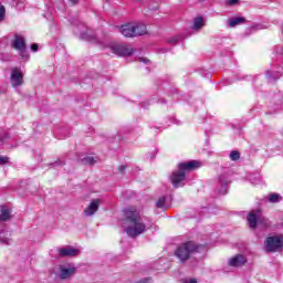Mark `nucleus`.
<instances>
[{"instance_id":"14","label":"nucleus","mask_w":283,"mask_h":283,"mask_svg":"<svg viewBox=\"0 0 283 283\" xmlns=\"http://www.w3.org/2000/svg\"><path fill=\"white\" fill-rule=\"evenodd\" d=\"M247 263V258L242 254H238L230 259L229 265L230 266H244Z\"/></svg>"},{"instance_id":"24","label":"nucleus","mask_w":283,"mask_h":283,"mask_svg":"<svg viewBox=\"0 0 283 283\" xmlns=\"http://www.w3.org/2000/svg\"><path fill=\"white\" fill-rule=\"evenodd\" d=\"M3 19H6V7L0 4V21H3Z\"/></svg>"},{"instance_id":"10","label":"nucleus","mask_w":283,"mask_h":283,"mask_svg":"<svg viewBox=\"0 0 283 283\" xmlns=\"http://www.w3.org/2000/svg\"><path fill=\"white\" fill-rule=\"evenodd\" d=\"M101 207V199L91 200L90 205L84 209V216L92 217Z\"/></svg>"},{"instance_id":"8","label":"nucleus","mask_w":283,"mask_h":283,"mask_svg":"<svg viewBox=\"0 0 283 283\" xmlns=\"http://www.w3.org/2000/svg\"><path fill=\"white\" fill-rule=\"evenodd\" d=\"M76 273V268L74 265H61L57 277L60 280H70Z\"/></svg>"},{"instance_id":"27","label":"nucleus","mask_w":283,"mask_h":283,"mask_svg":"<svg viewBox=\"0 0 283 283\" xmlns=\"http://www.w3.org/2000/svg\"><path fill=\"white\" fill-rule=\"evenodd\" d=\"M32 52H38L39 51V44L34 43L31 45Z\"/></svg>"},{"instance_id":"23","label":"nucleus","mask_w":283,"mask_h":283,"mask_svg":"<svg viewBox=\"0 0 283 283\" xmlns=\"http://www.w3.org/2000/svg\"><path fill=\"white\" fill-rule=\"evenodd\" d=\"M230 159L233 160V161L240 160V151L233 150V151L230 154Z\"/></svg>"},{"instance_id":"18","label":"nucleus","mask_w":283,"mask_h":283,"mask_svg":"<svg viewBox=\"0 0 283 283\" xmlns=\"http://www.w3.org/2000/svg\"><path fill=\"white\" fill-rule=\"evenodd\" d=\"M11 216H10V210L2 208L1 209V214H0V220L6 222V220H10Z\"/></svg>"},{"instance_id":"29","label":"nucleus","mask_w":283,"mask_h":283,"mask_svg":"<svg viewBox=\"0 0 283 283\" xmlns=\"http://www.w3.org/2000/svg\"><path fill=\"white\" fill-rule=\"evenodd\" d=\"M184 283H198L196 279L186 280Z\"/></svg>"},{"instance_id":"17","label":"nucleus","mask_w":283,"mask_h":283,"mask_svg":"<svg viewBox=\"0 0 283 283\" xmlns=\"http://www.w3.org/2000/svg\"><path fill=\"white\" fill-rule=\"evenodd\" d=\"M269 202H272L273 205H275L276 202H280V200H282V196H280L279 193H270L268 196Z\"/></svg>"},{"instance_id":"31","label":"nucleus","mask_w":283,"mask_h":283,"mask_svg":"<svg viewBox=\"0 0 283 283\" xmlns=\"http://www.w3.org/2000/svg\"><path fill=\"white\" fill-rule=\"evenodd\" d=\"M71 2L72 6H76V3H78V0H69Z\"/></svg>"},{"instance_id":"11","label":"nucleus","mask_w":283,"mask_h":283,"mask_svg":"<svg viewBox=\"0 0 283 283\" xmlns=\"http://www.w3.org/2000/svg\"><path fill=\"white\" fill-rule=\"evenodd\" d=\"M179 171H193L196 169H199V167H201V164L200 161L198 160H191V161H188V163H182V164H179Z\"/></svg>"},{"instance_id":"9","label":"nucleus","mask_w":283,"mask_h":283,"mask_svg":"<svg viewBox=\"0 0 283 283\" xmlns=\"http://www.w3.org/2000/svg\"><path fill=\"white\" fill-rule=\"evenodd\" d=\"M119 32L120 34H123V36H126L127 39H132L136 36V24L134 23L124 24L119 28Z\"/></svg>"},{"instance_id":"26","label":"nucleus","mask_w":283,"mask_h":283,"mask_svg":"<svg viewBox=\"0 0 283 283\" xmlns=\"http://www.w3.org/2000/svg\"><path fill=\"white\" fill-rule=\"evenodd\" d=\"M239 0H228V6H238Z\"/></svg>"},{"instance_id":"13","label":"nucleus","mask_w":283,"mask_h":283,"mask_svg":"<svg viewBox=\"0 0 283 283\" xmlns=\"http://www.w3.org/2000/svg\"><path fill=\"white\" fill-rule=\"evenodd\" d=\"M170 180L174 187H180V185L185 182V171L178 170L176 172H172Z\"/></svg>"},{"instance_id":"22","label":"nucleus","mask_w":283,"mask_h":283,"mask_svg":"<svg viewBox=\"0 0 283 283\" xmlns=\"http://www.w3.org/2000/svg\"><path fill=\"white\" fill-rule=\"evenodd\" d=\"M219 182L222 187H227V185H229V181L227 180V175H220Z\"/></svg>"},{"instance_id":"15","label":"nucleus","mask_w":283,"mask_h":283,"mask_svg":"<svg viewBox=\"0 0 283 283\" xmlns=\"http://www.w3.org/2000/svg\"><path fill=\"white\" fill-rule=\"evenodd\" d=\"M135 25V36H143V34H147V25L144 23H134Z\"/></svg>"},{"instance_id":"21","label":"nucleus","mask_w":283,"mask_h":283,"mask_svg":"<svg viewBox=\"0 0 283 283\" xmlns=\"http://www.w3.org/2000/svg\"><path fill=\"white\" fill-rule=\"evenodd\" d=\"M165 202H167V198L161 197V198H159V199L157 200L156 207H157L158 209H165Z\"/></svg>"},{"instance_id":"28","label":"nucleus","mask_w":283,"mask_h":283,"mask_svg":"<svg viewBox=\"0 0 283 283\" xmlns=\"http://www.w3.org/2000/svg\"><path fill=\"white\" fill-rule=\"evenodd\" d=\"M179 38H171L170 40H168V43H178Z\"/></svg>"},{"instance_id":"20","label":"nucleus","mask_w":283,"mask_h":283,"mask_svg":"<svg viewBox=\"0 0 283 283\" xmlns=\"http://www.w3.org/2000/svg\"><path fill=\"white\" fill-rule=\"evenodd\" d=\"M81 161L84 164V165H95L96 160L94 159V157H84L81 159Z\"/></svg>"},{"instance_id":"5","label":"nucleus","mask_w":283,"mask_h":283,"mask_svg":"<svg viewBox=\"0 0 283 283\" xmlns=\"http://www.w3.org/2000/svg\"><path fill=\"white\" fill-rule=\"evenodd\" d=\"M248 222L250 229H255L258 222H261L264 227H269V219L262 217L260 211H252L248 214Z\"/></svg>"},{"instance_id":"3","label":"nucleus","mask_w":283,"mask_h":283,"mask_svg":"<svg viewBox=\"0 0 283 283\" xmlns=\"http://www.w3.org/2000/svg\"><path fill=\"white\" fill-rule=\"evenodd\" d=\"M265 251L268 253H276L283 249V237L282 235H272L268 237L265 242Z\"/></svg>"},{"instance_id":"33","label":"nucleus","mask_w":283,"mask_h":283,"mask_svg":"<svg viewBox=\"0 0 283 283\" xmlns=\"http://www.w3.org/2000/svg\"><path fill=\"white\" fill-rule=\"evenodd\" d=\"M124 169H125V167L123 166V167H122V171H124Z\"/></svg>"},{"instance_id":"2","label":"nucleus","mask_w":283,"mask_h":283,"mask_svg":"<svg viewBox=\"0 0 283 283\" xmlns=\"http://www.w3.org/2000/svg\"><path fill=\"white\" fill-rule=\"evenodd\" d=\"M198 249H200V247L196 244V242L187 241L177 248L175 255L180 260V262H187L193 253H198Z\"/></svg>"},{"instance_id":"4","label":"nucleus","mask_w":283,"mask_h":283,"mask_svg":"<svg viewBox=\"0 0 283 283\" xmlns=\"http://www.w3.org/2000/svg\"><path fill=\"white\" fill-rule=\"evenodd\" d=\"M109 50L117 56H132L134 54V49L127 44L112 43Z\"/></svg>"},{"instance_id":"19","label":"nucleus","mask_w":283,"mask_h":283,"mask_svg":"<svg viewBox=\"0 0 283 283\" xmlns=\"http://www.w3.org/2000/svg\"><path fill=\"white\" fill-rule=\"evenodd\" d=\"M240 23H244V18H234L229 21L230 28H235V25H240Z\"/></svg>"},{"instance_id":"1","label":"nucleus","mask_w":283,"mask_h":283,"mask_svg":"<svg viewBox=\"0 0 283 283\" xmlns=\"http://www.w3.org/2000/svg\"><path fill=\"white\" fill-rule=\"evenodd\" d=\"M123 229L128 238H138L147 231V226L140 217V212L136 208H128L125 210V218L123 220Z\"/></svg>"},{"instance_id":"32","label":"nucleus","mask_w":283,"mask_h":283,"mask_svg":"<svg viewBox=\"0 0 283 283\" xmlns=\"http://www.w3.org/2000/svg\"><path fill=\"white\" fill-rule=\"evenodd\" d=\"M139 61H143L145 63H149V60H147V59H139Z\"/></svg>"},{"instance_id":"30","label":"nucleus","mask_w":283,"mask_h":283,"mask_svg":"<svg viewBox=\"0 0 283 283\" xmlns=\"http://www.w3.org/2000/svg\"><path fill=\"white\" fill-rule=\"evenodd\" d=\"M1 242H3L4 244H11L12 241H10V239H7V240H1Z\"/></svg>"},{"instance_id":"12","label":"nucleus","mask_w":283,"mask_h":283,"mask_svg":"<svg viewBox=\"0 0 283 283\" xmlns=\"http://www.w3.org/2000/svg\"><path fill=\"white\" fill-rule=\"evenodd\" d=\"M59 253L61 258H76V255H78L81 251L72 247H66V248H61L59 250Z\"/></svg>"},{"instance_id":"16","label":"nucleus","mask_w":283,"mask_h":283,"mask_svg":"<svg viewBox=\"0 0 283 283\" xmlns=\"http://www.w3.org/2000/svg\"><path fill=\"white\" fill-rule=\"evenodd\" d=\"M202 28H205V19H202V17L196 18L192 30H202Z\"/></svg>"},{"instance_id":"7","label":"nucleus","mask_w":283,"mask_h":283,"mask_svg":"<svg viewBox=\"0 0 283 283\" xmlns=\"http://www.w3.org/2000/svg\"><path fill=\"white\" fill-rule=\"evenodd\" d=\"M11 87H21L23 85V71L19 67H13L10 75Z\"/></svg>"},{"instance_id":"6","label":"nucleus","mask_w":283,"mask_h":283,"mask_svg":"<svg viewBox=\"0 0 283 283\" xmlns=\"http://www.w3.org/2000/svg\"><path fill=\"white\" fill-rule=\"evenodd\" d=\"M11 45L13 50H18V52H20L22 59H29V55L25 53L27 45L23 36L15 34Z\"/></svg>"},{"instance_id":"25","label":"nucleus","mask_w":283,"mask_h":283,"mask_svg":"<svg viewBox=\"0 0 283 283\" xmlns=\"http://www.w3.org/2000/svg\"><path fill=\"white\" fill-rule=\"evenodd\" d=\"M9 158L8 157H1L0 156V165H7Z\"/></svg>"}]
</instances>
